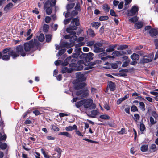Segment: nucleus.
I'll use <instances>...</instances> for the list:
<instances>
[{"label": "nucleus", "mask_w": 158, "mask_h": 158, "mask_svg": "<svg viewBox=\"0 0 158 158\" xmlns=\"http://www.w3.org/2000/svg\"><path fill=\"white\" fill-rule=\"evenodd\" d=\"M79 25V19L77 18L73 19L69 27L66 29V31L69 33L64 36L66 39H69V41L71 43H73L77 39V37L76 35V33L74 30L77 28V26Z\"/></svg>", "instance_id": "1"}, {"label": "nucleus", "mask_w": 158, "mask_h": 158, "mask_svg": "<svg viewBox=\"0 0 158 158\" xmlns=\"http://www.w3.org/2000/svg\"><path fill=\"white\" fill-rule=\"evenodd\" d=\"M9 53L14 59L19 56V54L22 56H26V53L23 50V46L21 45L17 46L16 48L15 51L11 50L9 52Z\"/></svg>", "instance_id": "2"}, {"label": "nucleus", "mask_w": 158, "mask_h": 158, "mask_svg": "<svg viewBox=\"0 0 158 158\" xmlns=\"http://www.w3.org/2000/svg\"><path fill=\"white\" fill-rule=\"evenodd\" d=\"M56 0H48L45 3L44 8L46 9L47 14L50 15L52 11V7L54 6L56 3Z\"/></svg>", "instance_id": "3"}, {"label": "nucleus", "mask_w": 158, "mask_h": 158, "mask_svg": "<svg viewBox=\"0 0 158 158\" xmlns=\"http://www.w3.org/2000/svg\"><path fill=\"white\" fill-rule=\"evenodd\" d=\"M38 42L36 39L32 40L24 44V49L26 52H28L31 50L35 46L38 45Z\"/></svg>", "instance_id": "4"}, {"label": "nucleus", "mask_w": 158, "mask_h": 158, "mask_svg": "<svg viewBox=\"0 0 158 158\" xmlns=\"http://www.w3.org/2000/svg\"><path fill=\"white\" fill-rule=\"evenodd\" d=\"M83 106L84 108H89L90 109H94L96 107L95 105L93 103V100L91 99L83 100Z\"/></svg>", "instance_id": "5"}, {"label": "nucleus", "mask_w": 158, "mask_h": 158, "mask_svg": "<svg viewBox=\"0 0 158 158\" xmlns=\"http://www.w3.org/2000/svg\"><path fill=\"white\" fill-rule=\"evenodd\" d=\"M76 95L80 96V99L85 98L89 95V91L87 89H83L77 91Z\"/></svg>", "instance_id": "6"}, {"label": "nucleus", "mask_w": 158, "mask_h": 158, "mask_svg": "<svg viewBox=\"0 0 158 158\" xmlns=\"http://www.w3.org/2000/svg\"><path fill=\"white\" fill-rule=\"evenodd\" d=\"M83 43L81 42L75 45V53L73 55V57H77L78 56L81 52V48L80 47L83 45Z\"/></svg>", "instance_id": "7"}, {"label": "nucleus", "mask_w": 158, "mask_h": 158, "mask_svg": "<svg viewBox=\"0 0 158 158\" xmlns=\"http://www.w3.org/2000/svg\"><path fill=\"white\" fill-rule=\"evenodd\" d=\"M102 45V43L101 42H97L94 45V52L96 53H99L104 51V49L101 48Z\"/></svg>", "instance_id": "8"}, {"label": "nucleus", "mask_w": 158, "mask_h": 158, "mask_svg": "<svg viewBox=\"0 0 158 158\" xmlns=\"http://www.w3.org/2000/svg\"><path fill=\"white\" fill-rule=\"evenodd\" d=\"M138 7L136 6H133L131 9L128 12V16H132L135 15L138 11Z\"/></svg>", "instance_id": "9"}, {"label": "nucleus", "mask_w": 158, "mask_h": 158, "mask_svg": "<svg viewBox=\"0 0 158 158\" xmlns=\"http://www.w3.org/2000/svg\"><path fill=\"white\" fill-rule=\"evenodd\" d=\"M127 53V51L125 50H121L119 51H116L114 52L112 55L114 56H121L125 55Z\"/></svg>", "instance_id": "10"}, {"label": "nucleus", "mask_w": 158, "mask_h": 158, "mask_svg": "<svg viewBox=\"0 0 158 158\" xmlns=\"http://www.w3.org/2000/svg\"><path fill=\"white\" fill-rule=\"evenodd\" d=\"M76 77L78 81H84L85 78L84 75L80 72H78L76 73Z\"/></svg>", "instance_id": "11"}, {"label": "nucleus", "mask_w": 158, "mask_h": 158, "mask_svg": "<svg viewBox=\"0 0 158 158\" xmlns=\"http://www.w3.org/2000/svg\"><path fill=\"white\" fill-rule=\"evenodd\" d=\"M79 65L75 69L77 70H81L83 68V65H85L83 60H80L78 62Z\"/></svg>", "instance_id": "12"}, {"label": "nucleus", "mask_w": 158, "mask_h": 158, "mask_svg": "<svg viewBox=\"0 0 158 158\" xmlns=\"http://www.w3.org/2000/svg\"><path fill=\"white\" fill-rule=\"evenodd\" d=\"M122 58L124 59V60H126L125 61L123 62L122 65V66L123 67L127 66L128 65L130 62V60L128 59V57L127 56H125L123 57Z\"/></svg>", "instance_id": "13"}, {"label": "nucleus", "mask_w": 158, "mask_h": 158, "mask_svg": "<svg viewBox=\"0 0 158 158\" xmlns=\"http://www.w3.org/2000/svg\"><path fill=\"white\" fill-rule=\"evenodd\" d=\"M86 85V84L84 83H80L76 85L74 88L76 90H78L83 88Z\"/></svg>", "instance_id": "14"}, {"label": "nucleus", "mask_w": 158, "mask_h": 158, "mask_svg": "<svg viewBox=\"0 0 158 158\" xmlns=\"http://www.w3.org/2000/svg\"><path fill=\"white\" fill-rule=\"evenodd\" d=\"M73 69L72 68L69 69V68L66 67H64L62 68L61 69V71L62 73H65L67 72L68 73H71Z\"/></svg>", "instance_id": "15"}, {"label": "nucleus", "mask_w": 158, "mask_h": 158, "mask_svg": "<svg viewBox=\"0 0 158 158\" xmlns=\"http://www.w3.org/2000/svg\"><path fill=\"white\" fill-rule=\"evenodd\" d=\"M109 87L110 90L111 91H114L115 89V85L114 83L110 81L109 84Z\"/></svg>", "instance_id": "16"}, {"label": "nucleus", "mask_w": 158, "mask_h": 158, "mask_svg": "<svg viewBox=\"0 0 158 158\" xmlns=\"http://www.w3.org/2000/svg\"><path fill=\"white\" fill-rule=\"evenodd\" d=\"M149 33L152 36H156L158 33L157 30L155 29H150L149 31Z\"/></svg>", "instance_id": "17"}, {"label": "nucleus", "mask_w": 158, "mask_h": 158, "mask_svg": "<svg viewBox=\"0 0 158 158\" xmlns=\"http://www.w3.org/2000/svg\"><path fill=\"white\" fill-rule=\"evenodd\" d=\"M152 59L151 58H149L146 56H144L142 60V62L143 63H148L151 61L152 60Z\"/></svg>", "instance_id": "18"}, {"label": "nucleus", "mask_w": 158, "mask_h": 158, "mask_svg": "<svg viewBox=\"0 0 158 158\" xmlns=\"http://www.w3.org/2000/svg\"><path fill=\"white\" fill-rule=\"evenodd\" d=\"M91 114L89 115V117L92 118H95L96 116L99 114V112L97 110H94L91 111Z\"/></svg>", "instance_id": "19"}, {"label": "nucleus", "mask_w": 158, "mask_h": 158, "mask_svg": "<svg viewBox=\"0 0 158 158\" xmlns=\"http://www.w3.org/2000/svg\"><path fill=\"white\" fill-rule=\"evenodd\" d=\"M77 127L75 125H73V126H69L65 128V130L67 131H70L73 130H77Z\"/></svg>", "instance_id": "20"}, {"label": "nucleus", "mask_w": 158, "mask_h": 158, "mask_svg": "<svg viewBox=\"0 0 158 158\" xmlns=\"http://www.w3.org/2000/svg\"><path fill=\"white\" fill-rule=\"evenodd\" d=\"M0 148L2 150L8 149V147L6 143L0 141Z\"/></svg>", "instance_id": "21"}, {"label": "nucleus", "mask_w": 158, "mask_h": 158, "mask_svg": "<svg viewBox=\"0 0 158 158\" xmlns=\"http://www.w3.org/2000/svg\"><path fill=\"white\" fill-rule=\"evenodd\" d=\"M139 56L138 54L135 53H133L131 56V58L133 60H138L139 59Z\"/></svg>", "instance_id": "22"}, {"label": "nucleus", "mask_w": 158, "mask_h": 158, "mask_svg": "<svg viewBox=\"0 0 158 158\" xmlns=\"http://www.w3.org/2000/svg\"><path fill=\"white\" fill-rule=\"evenodd\" d=\"M13 6V4L11 3H8L4 8V10L7 11L10 9Z\"/></svg>", "instance_id": "23"}, {"label": "nucleus", "mask_w": 158, "mask_h": 158, "mask_svg": "<svg viewBox=\"0 0 158 158\" xmlns=\"http://www.w3.org/2000/svg\"><path fill=\"white\" fill-rule=\"evenodd\" d=\"M143 26V24L142 22H138L135 24V27L137 29L141 28Z\"/></svg>", "instance_id": "24"}, {"label": "nucleus", "mask_w": 158, "mask_h": 158, "mask_svg": "<svg viewBox=\"0 0 158 158\" xmlns=\"http://www.w3.org/2000/svg\"><path fill=\"white\" fill-rule=\"evenodd\" d=\"M83 100H81L80 101L78 102L75 103L76 106L77 108H79L83 105Z\"/></svg>", "instance_id": "25"}, {"label": "nucleus", "mask_w": 158, "mask_h": 158, "mask_svg": "<svg viewBox=\"0 0 158 158\" xmlns=\"http://www.w3.org/2000/svg\"><path fill=\"white\" fill-rule=\"evenodd\" d=\"M59 135L65 136L69 138L71 137V135L67 132H60L59 133Z\"/></svg>", "instance_id": "26"}, {"label": "nucleus", "mask_w": 158, "mask_h": 158, "mask_svg": "<svg viewBox=\"0 0 158 158\" xmlns=\"http://www.w3.org/2000/svg\"><path fill=\"white\" fill-rule=\"evenodd\" d=\"M38 40L40 42L43 41L44 39V36L43 34H40L38 37Z\"/></svg>", "instance_id": "27"}, {"label": "nucleus", "mask_w": 158, "mask_h": 158, "mask_svg": "<svg viewBox=\"0 0 158 158\" xmlns=\"http://www.w3.org/2000/svg\"><path fill=\"white\" fill-rule=\"evenodd\" d=\"M87 32L89 35L92 37H94L95 35L94 31L91 29H88Z\"/></svg>", "instance_id": "28"}, {"label": "nucleus", "mask_w": 158, "mask_h": 158, "mask_svg": "<svg viewBox=\"0 0 158 158\" xmlns=\"http://www.w3.org/2000/svg\"><path fill=\"white\" fill-rule=\"evenodd\" d=\"M94 54L93 53L89 52L87 54L86 57L89 60H91L93 59Z\"/></svg>", "instance_id": "29"}, {"label": "nucleus", "mask_w": 158, "mask_h": 158, "mask_svg": "<svg viewBox=\"0 0 158 158\" xmlns=\"http://www.w3.org/2000/svg\"><path fill=\"white\" fill-rule=\"evenodd\" d=\"M100 118L102 119L107 120L109 119L110 118V117L106 114H104L100 116Z\"/></svg>", "instance_id": "30"}, {"label": "nucleus", "mask_w": 158, "mask_h": 158, "mask_svg": "<svg viewBox=\"0 0 158 158\" xmlns=\"http://www.w3.org/2000/svg\"><path fill=\"white\" fill-rule=\"evenodd\" d=\"M138 19H137V17L135 16L130 19H129V21L133 23H135L136 22L138 21Z\"/></svg>", "instance_id": "31"}, {"label": "nucleus", "mask_w": 158, "mask_h": 158, "mask_svg": "<svg viewBox=\"0 0 158 158\" xmlns=\"http://www.w3.org/2000/svg\"><path fill=\"white\" fill-rule=\"evenodd\" d=\"M148 148V146L147 145H144L141 147V150L143 152H145Z\"/></svg>", "instance_id": "32"}, {"label": "nucleus", "mask_w": 158, "mask_h": 158, "mask_svg": "<svg viewBox=\"0 0 158 158\" xmlns=\"http://www.w3.org/2000/svg\"><path fill=\"white\" fill-rule=\"evenodd\" d=\"M145 105L144 103L143 102H140L139 103V107L141 110L143 111L145 110Z\"/></svg>", "instance_id": "33"}, {"label": "nucleus", "mask_w": 158, "mask_h": 158, "mask_svg": "<svg viewBox=\"0 0 158 158\" xmlns=\"http://www.w3.org/2000/svg\"><path fill=\"white\" fill-rule=\"evenodd\" d=\"M49 26L48 25L45 24L43 27V30L44 32H47L49 29Z\"/></svg>", "instance_id": "34"}, {"label": "nucleus", "mask_w": 158, "mask_h": 158, "mask_svg": "<svg viewBox=\"0 0 158 158\" xmlns=\"http://www.w3.org/2000/svg\"><path fill=\"white\" fill-rule=\"evenodd\" d=\"M10 56L9 55H4L2 56V59L4 60H8L10 59Z\"/></svg>", "instance_id": "35"}, {"label": "nucleus", "mask_w": 158, "mask_h": 158, "mask_svg": "<svg viewBox=\"0 0 158 158\" xmlns=\"http://www.w3.org/2000/svg\"><path fill=\"white\" fill-rule=\"evenodd\" d=\"M11 51V50H10V49L9 48H6L4 49L3 50L2 53L4 55H6V54L8 53V55H9L10 56V55L9 54V52Z\"/></svg>", "instance_id": "36"}, {"label": "nucleus", "mask_w": 158, "mask_h": 158, "mask_svg": "<svg viewBox=\"0 0 158 158\" xmlns=\"http://www.w3.org/2000/svg\"><path fill=\"white\" fill-rule=\"evenodd\" d=\"M92 25L93 27H94L96 29H97L100 26V23L98 22H94L92 23Z\"/></svg>", "instance_id": "37"}, {"label": "nucleus", "mask_w": 158, "mask_h": 158, "mask_svg": "<svg viewBox=\"0 0 158 158\" xmlns=\"http://www.w3.org/2000/svg\"><path fill=\"white\" fill-rule=\"evenodd\" d=\"M52 37L51 35H46V41L49 42L50 41Z\"/></svg>", "instance_id": "38"}, {"label": "nucleus", "mask_w": 158, "mask_h": 158, "mask_svg": "<svg viewBox=\"0 0 158 158\" xmlns=\"http://www.w3.org/2000/svg\"><path fill=\"white\" fill-rule=\"evenodd\" d=\"M103 8L104 10L106 12H108L110 7L107 5H104L103 6Z\"/></svg>", "instance_id": "39"}, {"label": "nucleus", "mask_w": 158, "mask_h": 158, "mask_svg": "<svg viewBox=\"0 0 158 158\" xmlns=\"http://www.w3.org/2000/svg\"><path fill=\"white\" fill-rule=\"evenodd\" d=\"M156 146L155 144H152L150 147V149L152 150V152H154L156 151Z\"/></svg>", "instance_id": "40"}, {"label": "nucleus", "mask_w": 158, "mask_h": 158, "mask_svg": "<svg viewBox=\"0 0 158 158\" xmlns=\"http://www.w3.org/2000/svg\"><path fill=\"white\" fill-rule=\"evenodd\" d=\"M109 18L106 16H103L100 17L99 18V20L100 21L106 20L108 19Z\"/></svg>", "instance_id": "41"}, {"label": "nucleus", "mask_w": 158, "mask_h": 158, "mask_svg": "<svg viewBox=\"0 0 158 158\" xmlns=\"http://www.w3.org/2000/svg\"><path fill=\"white\" fill-rule=\"evenodd\" d=\"M152 115L155 119H157L158 118V115L155 111H153L152 112Z\"/></svg>", "instance_id": "42"}, {"label": "nucleus", "mask_w": 158, "mask_h": 158, "mask_svg": "<svg viewBox=\"0 0 158 158\" xmlns=\"http://www.w3.org/2000/svg\"><path fill=\"white\" fill-rule=\"evenodd\" d=\"M127 45H121L117 48V49L123 50L127 48Z\"/></svg>", "instance_id": "43"}, {"label": "nucleus", "mask_w": 158, "mask_h": 158, "mask_svg": "<svg viewBox=\"0 0 158 158\" xmlns=\"http://www.w3.org/2000/svg\"><path fill=\"white\" fill-rule=\"evenodd\" d=\"M41 150L44 157L45 158H50L49 156L46 153L44 150L43 149H41Z\"/></svg>", "instance_id": "44"}, {"label": "nucleus", "mask_w": 158, "mask_h": 158, "mask_svg": "<svg viewBox=\"0 0 158 158\" xmlns=\"http://www.w3.org/2000/svg\"><path fill=\"white\" fill-rule=\"evenodd\" d=\"M74 3H70L68 4L67 6V10H70L74 6Z\"/></svg>", "instance_id": "45"}, {"label": "nucleus", "mask_w": 158, "mask_h": 158, "mask_svg": "<svg viewBox=\"0 0 158 158\" xmlns=\"http://www.w3.org/2000/svg\"><path fill=\"white\" fill-rule=\"evenodd\" d=\"M150 121L151 123L152 124H154L156 123V119H155V120H154V118H153L152 117H150Z\"/></svg>", "instance_id": "46"}, {"label": "nucleus", "mask_w": 158, "mask_h": 158, "mask_svg": "<svg viewBox=\"0 0 158 158\" xmlns=\"http://www.w3.org/2000/svg\"><path fill=\"white\" fill-rule=\"evenodd\" d=\"M110 14L111 15L117 17L118 16V15L116 14L115 12L113 9L110 10Z\"/></svg>", "instance_id": "47"}, {"label": "nucleus", "mask_w": 158, "mask_h": 158, "mask_svg": "<svg viewBox=\"0 0 158 158\" xmlns=\"http://www.w3.org/2000/svg\"><path fill=\"white\" fill-rule=\"evenodd\" d=\"M51 20V19L50 17L48 16H47L45 17V21L46 23H50Z\"/></svg>", "instance_id": "48"}, {"label": "nucleus", "mask_w": 158, "mask_h": 158, "mask_svg": "<svg viewBox=\"0 0 158 158\" xmlns=\"http://www.w3.org/2000/svg\"><path fill=\"white\" fill-rule=\"evenodd\" d=\"M131 111L135 112L138 111V109L137 107L134 105L132 106L131 109Z\"/></svg>", "instance_id": "49"}, {"label": "nucleus", "mask_w": 158, "mask_h": 158, "mask_svg": "<svg viewBox=\"0 0 158 158\" xmlns=\"http://www.w3.org/2000/svg\"><path fill=\"white\" fill-rule=\"evenodd\" d=\"M145 129V128L144 125L143 123L140 124V131H143Z\"/></svg>", "instance_id": "50"}, {"label": "nucleus", "mask_w": 158, "mask_h": 158, "mask_svg": "<svg viewBox=\"0 0 158 158\" xmlns=\"http://www.w3.org/2000/svg\"><path fill=\"white\" fill-rule=\"evenodd\" d=\"M65 51H66L65 49H63L61 50H60L58 53L59 55V56L61 55L64 53L65 52Z\"/></svg>", "instance_id": "51"}, {"label": "nucleus", "mask_w": 158, "mask_h": 158, "mask_svg": "<svg viewBox=\"0 0 158 158\" xmlns=\"http://www.w3.org/2000/svg\"><path fill=\"white\" fill-rule=\"evenodd\" d=\"M6 138V135H2L1 133L0 132V140H5Z\"/></svg>", "instance_id": "52"}, {"label": "nucleus", "mask_w": 158, "mask_h": 158, "mask_svg": "<svg viewBox=\"0 0 158 158\" xmlns=\"http://www.w3.org/2000/svg\"><path fill=\"white\" fill-rule=\"evenodd\" d=\"M64 47L67 48H69L71 47V44L67 42H64L63 44Z\"/></svg>", "instance_id": "53"}, {"label": "nucleus", "mask_w": 158, "mask_h": 158, "mask_svg": "<svg viewBox=\"0 0 158 158\" xmlns=\"http://www.w3.org/2000/svg\"><path fill=\"white\" fill-rule=\"evenodd\" d=\"M134 116L135 117L134 119L136 121H137V120H139V118L140 116L138 114H135L134 115Z\"/></svg>", "instance_id": "54"}, {"label": "nucleus", "mask_w": 158, "mask_h": 158, "mask_svg": "<svg viewBox=\"0 0 158 158\" xmlns=\"http://www.w3.org/2000/svg\"><path fill=\"white\" fill-rule=\"evenodd\" d=\"M94 44V41H91L88 42L87 43V45L88 46H91L93 45Z\"/></svg>", "instance_id": "55"}, {"label": "nucleus", "mask_w": 158, "mask_h": 158, "mask_svg": "<svg viewBox=\"0 0 158 158\" xmlns=\"http://www.w3.org/2000/svg\"><path fill=\"white\" fill-rule=\"evenodd\" d=\"M75 8V10L77 11H79L80 10V5H79L78 2L77 3Z\"/></svg>", "instance_id": "56"}, {"label": "nucleus", "mask_w": 158, "mask_h": 158, "mask_svg": "<svg viewBox=\"0 0 158 158\" xmlns=\"http://www.w3.org/2000/svg\"><path fill=\"white\" fill-rule=\"evenodd\" d=\"M83 140H84L87 141L89 142L92 143H97V142H96V141H93V140L89 139H86V138L83 139Z\"/></svg>", "instance_id": "57"}, {"label": "nucleus", "mask_w": 158, "mask_h": 158, "mask_svg": "<svg viewBox=\"0 0 158 158\" xmlns=\"http://www.w3.org/2000/svg\"><path fill=\"white\" fill-rule=\"evenodd\" d=\"M154 43L156 46V48L158 49V39H155L154 40Z\"/></svg>", "instance_id": "58"}, {"label": "nucleus", "mask_w": 158, "mask_h": 158, "mask_svg": "<svg viewBox=\"0 0 158 158\" xmlns=\"http://www.w3.org/2000/svg\"><path fill=\"white\" fill-rule=\"evenodd\" d=\"M61 156V154L58 153H55L53 154V157L54 158H60Z\"/></svg>", "instance_id": "59"}, {"label": "nucleus", "mask_w": 158, "mask_h": 158, "mask_svg": "<svg viewBox=\"0 0 158 158\" xmlns=\"http://www.w3.org/2000/svg\"><path fill=\"white\" fill-rule=\"evenodd\" d=\"M52 128L53 130L55 131H58L59 130V128L56 126H53Z\"/></svg>", "instance_id": "60"}, {"label": "nucleus", "mask_w": 158, "mask_h": 158, "mask_svg": "<svg viewBox=\"0 0 158 158\" xmlns=\"http://www.w3.org/2000/svg\"><path fill=\"white\" fill-rule=\"evenodd\" d=\"M55 150L57 152V153L61 154V149L57 147L56 148Z\"/></svg>", "instance_id": "61"}, {"label": "nucleus", "mask_w": 158, "mask_h": 158, "mask_svg": "<svg viewBox=\"0 0 158 158\" xmlns=\"http://www.w3.org/2000/svg\"><path fill=\"white\" fill-rule=\"evenodd\" d=\"M124 2H121L118 5V8L119 9H121L123 7Z\"/></svg>", "instance_id": "62"}, {"label": "nucleus", "mask_w": 158, "mask_h": 158, "mask_svg": "<svg viewBox=\"0 0 158 158\" xmlns=\"http://www.w3.org/2000/svg\"><path fill=\"white\" fill-rule=\"evenodd\" d=\"M71 20L70 19H67L64 21V24L66 25Z\"/></svg>", "instance_id": "63"}, {"label": "nucleus", "mask_w": 158, "mask_h": 158, "mask_svg": "<svg viewBox=\"0 0 158 158\" xmlns=\"http://www.w3.org/2000/svg\"><path fill=\"white\" fill-rule=\"evenodd\" d=\"M145 98L148 101L150 102H152V99L151 98L149 97H145Z\"/></svg>", "instance_id": "64"}]
</instances>
